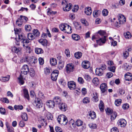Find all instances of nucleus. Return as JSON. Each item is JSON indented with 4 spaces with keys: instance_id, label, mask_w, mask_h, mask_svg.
Listing matches in <instances>:
<instances>
[{
    "instance_id": "f257e3e1",
    "label": "nucleus",
    "mask_w": 132,
    "mask_h": 132,
    "mask_svg": "<svg viewBox=\"0 0 132 132\" xmlns=\"http://www.w3.org/2000/svg\"><path fill=\"white\" fill-rule=\"evenodd\" d=\"M105 32L102 30L99 31L98 32V34L95 36H94L92 37V40H93L95 39L99 38L98 40H96V41L97 43L100 45H102L106 41V37L105 36L100 37L99 36V35L101 36L104 35L105 34Z\"/></svg>"
},
{
    "instance_id": "f03ea898",
    "label": "nucleus",
    "mask_w": 132,
    "mask_h": 132,
    "mask_svg": "<svg viewBox=\"0 0 132 132\" xmlns=\"http://www.w3.org/2000/svg\"><path fill=\"white\" fill-rule=\"evenodd\" d=\"M29 68L27 65H24L23 66L21 69V74L20 75L19 77L18 78L19 82L21 85H23L24 83L22 74L26 75L29 72Z\"/></svg>"
},
{
    "instance_id": "7ed1b4c3",
    "label": "nucleus",
    "mask_w": 132,
    "mask_h": 132,
    "mask_svg": "<svg viewBox=\"0 0 132 132\" xmlns=\"http://www.w3.org/2000/svg\"><path fill=\"white\" fill-rule=\"evenodd\" d=\"M24 35H22V38L18 39V42L20 41L22 43H23V46L24 48L26 49L27 50V51L29 53H30V47L27 45V44L29 43V41L27 39H26L24 37Z\"/></svg>"
},
{
    "instance_id": "20e7f679",
    "label": "nucleus",
    "mask_w": 132,
    "mask_h": 132,
    "mask_svg": "<svg viewBox=\"0 0 132 132\" xmlns=\"http://www.w3.org/2000/svg\"><path fill=\"white\" fill-rule=\"evenodd\" d=\"M57 120L60 124L65 125L68 122L66 117L64 115H61L58 116Z\"/></svg>"
},
{
    "instance_id": "39448f33",
    "label": "nucleus",
    "mask_w": 132,
    "mask_h": 132,
    "mask_svg": "<svg viewBox=\"0 0 132 132\" xmlns=\"http://www.w3.org/2000/svg\"><path fill=\"white\" fill-rule=\"evenodd\" d=\"M62 4L63 6V9L64 11L68 12L71 9L72 5L68 3L66 0H63Z\"/></svg>"
},
{
    "instance_id": "423d86ee",
    "label": "nucleus",
    "mask_w": 132,
    "mask_h": 132,
    "mask_svg": "<svg viewBox=\"0 0 132 132\" xmlns=\"http://www.w3.org/2000/svg\"><path fill=\"white\" fill-rule=\"evenodd\" d=\"M28 20V18L22 15H20L16 21V24L19 27L21 26L23 22H26Z\"/></svg>"
},
{
    "instance_id": "0eeeda50",
    "label": "nucleus",
    "mask_w": 132,
    "mask_h": 132,
    "mask_svg": "<svg viewBox=\"0 0 132 132\" xmlns=\"http://www.w3.org/2000/svg\"><path fill=\"white\" fill-rule=\"evenodd\" d=\"M14 30L16 36V39L17 41L18 39L22 38V35L24 34L21 33V30L20 28H15Z\"/></svg>"
},
{
    "instance_id": "6e6552de",
    "label": "nucleus",
    "mask_w": 132,
    "mask_h": 132,
    "mask_svg": "<svg viewBox=\"0 0 132 132\" xmlns=\"http://www.w3.org/2000/svg\"><path fill=\"white\" fill-rule=\"evenodd\" d=\"M34 104L37 108L39 109L42 107L43 104L39 98H36Z\"/></svg>"
},
{
    "instance_id": "1a4fd4ad",
    "label": "nucleus",
    "mask_w": 132,
    "mask_h": 132,
    "mask_svg": "<svg viewBox=\"0 0 132 132\" xmlns=\"http://www.w3.org/2000/svg\"><path fill=\"white\" fill-rule=\"evenodd\" d=\"M74 65L72 63L68 64L66 66V71L67 73H69L70 72H72L74 69Z\"/></svg>"
},
{
    "instance_id": "9d476101",
    "label": "nucleus",
    "mask_w": 132,
    "mask_h": 132,
    "mask_svg": "<svg viewBox=\"0 0 132 132\" xmlns=\"http://www.w3.org/2000/svg\"><path fill=\"white\" fill-rule=\"evenodd\" d=\"M33 56H27L25 57H23L22 59V62H27L29 63H31L32 62L33 57Z\"/></svg>"
},
{
    "instance_id": "9b49d317",
    "label": "nucleus",
    "mask_w": 132,
    "mask_h": 132,
    "mask_svg": "<svg viewBox=\"0 0 132 132\" xmlns=\"http://www.w3.org/2000/svg\"><path fill=\"white\" fill-rule=\"evenodd\" d=\"M118 20L120 24H122L126 22V18L123 15L119 14L118 15Z\"/></svg>"
},
{
    "instance_id": "f8f14e48",
    "label": "nucleus",
    "mask_w": 132,
    "mask_h": 132,
    "mask_svg": "<svg viewBox=\"0 0 132 132\" xmlns=\"http://www.w3.org/2000/svg\"><path fill=\"white\" fill-rule=\"evenodd\" d=\"M68 85L69 88L71 90H74L76 88V84L73 81H71L68 82Z\"/></svg>"
},
{
    "instance_id": "ddd939ff",
    "label": "nucleus",
    "mask_w": 132,
    "mask_h": 132,
    "mask_svg": "<svg viewBox=\"0 0 132 132\" xmlns=\"http://www.w3.org/2000/svg\"><path fill=\"white\" fill-rule=\"evenodd\" d=\"M119 125L121 127H124L126 125V121L124 119H119L118 121Z\"/></svg>"
},
{
    "instance_id": "4468645a",
    "label": "nucleus",
    "mask_w": 132,
    "mask_h": 132,
    "mask_svg": "<svg viewBox=\"0 0 132 132\" xmlns=\"http://www.w3.org/2000/svg\"><path fill=\"white\" fill-rule=\"evenodd\" d=\"M58 107L61 110L63 111H65L67 109V105L62 102L59 104Z\"/></svg>"
},
{
    "instance_id": "2eb2a0df",
    "label": "nucleus",
    "mask_w": 132,
    "mask_h": 132,
    "mask_svg": "<svg viewBox=\"0 0 132 132\" xmlns=\"http://www.w3.org/2000/svg\"><path fill=\"white\" fill-rule=\"evenodd\" d=\"M100 88L102 93L105 92L107 89V84L105 83L102 84L100 85Z\"/></svg>"
},
{
    "instance_id": "dca6fc26",
    "label": "nucleus",
    "mask_w": 132,
    "mask_h": 132,
    "mask_svg": "<svg viewBox=\"0 0 132 132\" xmlns=\"http://www.w3.org/2000/svg\"><path fill=\"white\" fill-rule=\"evenodd\" d=\"M53 100L55 104H58L59 105L61 103V99L59 96L54 97Z\"/></svg>"
},
{
    "instance_id": "f3484780",
    "label": "nucleus",
    "mask_w": 132,
    "mask_h": 132,
    "mask_svg": "<svg viewBox=\"0 0 132 132\" xmlns=\"http://www.w3.org/2000/svg\"><path fill=\"white\" fill-rule=\"evenodd\" d=\"M125 77L126 80L130 81L132 80V74L129 72L127 73L125 75Z\"/></svg>"
},
{
    "instance_id": "a211bd4d",
    "label": "nucleus",
    "mask_w": 132,
    "mask_h": 132,
    "mask_svg": "<svg viewBox=\"0 0 132 132\" xmlns=\"http://www.w3.org/2000/svg\"><path fill=\"white\" fill-rule=\"evenodd\" d=\"M82 66L85 69H88L90 67V64L88 61H85L82 63Z\"/></svg>"
},
{
    "instance_id": "6ab92c4d",
    "label": "nucleus",
    "mask_w": 132,
    "mask_h": 132,
    "mask_svg": "<svg viewBox=\"0 0 132 132\" xmlns=\"http://www.w3.org/2000/svg\"><path fill=\"white\" fill-rule=\"evenodd\" d=\"M66 27L64 30V32L67 33V34H70L72 32V29L70 26L67 24Z\"/></svg>"
},
{
    "instance_id": "aec40b11",
    "label": "nucleus",
    "mask_w": 132,
    "mask_h": 132,
    "mask_svg": "<svg viewBox=\"0 0 132 132\" xmlns=\"http://www.w3.org/2000/svg\"><path fill=\"white\" fill-rule=\"evenodd\" d=\"M46 104L49 108H53L55 106V104L53 100H50L46 102Z\"/></svg>"
},
{
    "instance_id": "412c9836",
    "label": "nucleus",
    "mask_w": 132,
    "mask_h": 132,
    "mask_svg": "<svg viewBox=\"0 0 132 132\" xmlns=\"http://www.w3.org/2000/svg\"><path fill=\"white\" fill-rule=\"evenodd\" d=\"M92 12V11L90 7H86L85 9V13L88 15H90Z\"/></svg>"
},
{
    "instance_id": "4be33fe9",
    "label": "nucleus",
    "mask_w": 132,
    "mask_h": 132,
    "mask_svg": "<svg viewBox=\"0 0 132 132\" xmlns=\"http://www.w3.org/2000/svg\"><path fill=\"white\" fill-rule=\"evenodd\" d=\"M95 73L96 75L101 76L103 73V71L101 68H97L95 70Z\"/></svg>"
},
{
    "instance_id": "5701e85b",
    "label": "nucleus",
    "mask_w": 132,
    "mask_h": 132,
    "mask_svg": "<svg viewBox=\"0 0 132 132\" xmlns=\"http://www.w3.org/2000/svg\"><path fill=\"white\" fill-rule=\"evenodd\" d=\"M88 115L91 117L92 119H94L96 118V113L93 111H90L89 112Z\"/></svg>"
},
{
    "instance_id": "b1692460",
    "label": "nucleus",
    "mask_w": 132,
    "mask_h": 132,
    "mask_svg": "<svg viewBox=\"0 0 132 132\" xmlns=\"http://www.w3.org/2000/svg\"><path fill=\"white\" fill-rule=\"evenodd\" d=\"M21 50V48L20 47L17 48L15 46H13L12 48V51L16 53L20 52Z\"/></svg>"
},
{
    "instance_id": "393cba45",
    "label": "nucleus",
    "mask_w": 132,
    "mask_h": 132,
    "mask_svg": "<svg viewBox=\"0 0 132 132\" xmlns=\"http://www.w3.org/2000/svg\"><path fill=\"white\" fill-rule=\"evenodd\" d=\"M92 100L94 102H97L98 101L97 93L95 92L93 93V94Z\"/></svg>"
},
{
    "instance_id": "a878e982",
    "label": "nucleus",
    "mask_w": 132,
    "mask_h": 132,
    "mask_svg": "<svg viewBox=\"0 0 132 132\" xmlns=\"http://www.w3.org/2000/svg\"><path fill=\"white\" fill-rule=\"evenodd\" d=\"M32 34L36 37H38L39 36L40 32L37 29H34L32 31Z\"/></svg>"
},
{
    "instance_id": "bb28decb",
    "label": "nucleus",
    "mask_w": 132,
    "mask_h": 132,
    "mask_svg": "<svg viewBox=\"0 0 132 132\" xmlns=\"http://www.w3.org/2000/svg\"><path fill=\"white\" fill-rule=\"evenodd\" d=\"M27 37L28 39L30 40H32L35 39V36L32 33L28 34Z\"/></svg>"
},
{
    "instance_id": "cd10ccee",
    "label": "nucleus",
    "mask_w": 132,
    "mask_h": 132,
    "mask_svg": "<svg viewBox=\"0 0 132 132\" xmlns=\"http://www.w3.org/2000/svg\"><path fill=\"white\" fill-rule=\"evenodd\" d=\"M50 62L51 65L53 66L56 65L57 63L56 60L53 58L50 59Z\"/></svg>"
},
{
    "instance_id": "c85d7f7f",
    "label": "nucleus",
    "mask_w": 132,
    "mask_h": 132,
    "mask_svg": "<svg viewBox=\"0 0 132 132\" xmlns=\"http://www.w3.org/2000/svg\"><path fill=\"white\" fill-rule=\"evenodd\" d=\"M92 82L95 86H97L99 84V81L97 78H94L92 80Z\"/></svg>"
},
{
    "instance_id": "c756f323",
    "label": "nucleus",
    "mask_w": 132,
    "mask_h": 132,
    "mask_svg": "<svg viewBox=\"0 0 132 132\" xmlns=\"http://www.w3.org/2000/svg\"><path fill=\"white\" fill-rule=\"evenodd\" d=\"M100 11L98 10L94 11L93 12V15L94 17H97L99 16L100 14Z\"/></svg>"
},
{
    "instance_id": "7c9ffc66",
    "label": "nucleus",
    "mask_w": 132,
    "mask_h": 132,
    "mask_svg": "<svg viewBox=\"0 0 132 132\" xmlns=\"http://www.w3.org/2000/svg\"><path fill=\"white\" fill-rule=\"evenodd\" d=\"M23 93L24 97L28 100H29V96L28 90L26 89H23Z\"/></svg>"
},
{
    "instance_id": "2f4dec72",
    "label": "nucleus",
    "mask_w": 132,
    "mask_h": 132,
    "mask_svg": "<svg viewBox=\"0 0 132 132\" xmlns=\"http://www.w3.org/2000/svg\"><path fill=\"white\" fill-rule=\"evenodd\" d=\"M125 69L127 71H129L131 68V66L127 63H125L124 64Z\"/></svg>"
},
{
    "instance_id": "473e14b6",
    "label": "nucleus",
    "mask_w": 132,
    "mask_h": 132,
    "mask_svg": "<svg viewBox=\"0 0 132 132\" xmlns=\"http://www.w3.org/2000/svg\"><path fill=\"white\" fill-rule=\"evenodd\" d=\"M35 51L36 53L38 54H40L43 52V51L41 48H37L35 49Z\"/></svg>"
},
{
    "instance_id": "72a5a7b5",
    "label": "nucleus",
    "mask_w": 132,
    "mask_h": 132,
    "mask_svg": "<svg viewBox=\"0 0 132 132\" xmlns=\"http://www.w3.org/2000/svg\"><path fill=\"white\" fill-rule=\"evenodd\" d=\"M82 55V53L80 52H78L76 53L75 54V58L77 59L80 58Z\"/></svg>"
},
{
    "instance_id": "f704fd0d",
    "label": "nucleus",
    "mask_w": 132,
    "mask_h": 132,
    "mask_svg": "<svg viewBox=\"0 0 132 132\" xmlns=\"http://www.w3.org/2000/svg\"><path fill=\"white\" fill-rule=\"evenodd\" d=\"M39 42L44 45H47V40L45 39H41L39 40Z\"/></svg>"
},
{
    "instance_id": "c9c22d12",
    "label": "nucleus",
    "mask_w": 132,
    "mask_h": 132,
    "mask_svg": "<svg viewBox=\"0 0 132 132\" xmlns=\"http://www.w3.org/2000/svg\"><path fill=\"white\" fill-rule=\"evenodd\" d=\"M122 102V100L120 99L116 100L115 101V104L116 106H119Z\"/></svg>"
},
{
    "instance_id": "e433bc0d",
    "label": "nucleus",
    "mask_w": 132,
    "mask_h": 132,
    "mask_svg": "<svg viewBox=\"0 0 132 132\" xmlns=\"http://www.w3.org/2000/svg\"><path fill=\"white\" fill-rule=\"evenodd\" d=\"M72 38L75 40H78L80 39V36L78 35L74 34L72 36Z\"/></svg>"
},
{
    "instance_id": "4c0bfd02",
    "label": "nucleus",
    "mask_w": 132,
    "mask_h": 132,
    "mask_svg": "<svg viewBox=\"0 0 132 132\" xmlns=\"http://www.w3.org/2000/svg\"><path fill=\"white\" fill-rule=\"evenodd\" d=\"M74 24L76 29H80L81 25L79 23L77 22H74Z\"/></svg>"
},
{
    "instance_id": "58836bf2",
    "label": "nucleus",
    "mask_w": 132,
    "mask_h": 132,
    "mask_svg": "<svg viewBox=\"0 0 132 132\" xmlns=\"http://www.w3.org/2000/svg\"><path fill=\"white\" fill-rule=\"evenodd\" d=\"M10 77V76L9 75H8L6 77H2L1 78V80L3 82L8 81L9 80Z\"/></svg>"
},
{
    "instance_id": "ea45409f",
    "label": "nucleus",
    "mask_w": 132,
    "mask_h": 132,
    "mask_svg": "<svg viewBox=\"0 0 132 132\" xmlns=\"http://www.w3.org/2000/svg\"><path fill=\"white\" fill-rule=\"evenodd\" d=\"M83 122L80 120H77L76 121V124L77 126H82L83 124Z\"/></svg>"
},
{
    "instance_id": "a19ab883",
    "label": "nucleus",
    "mask_w": 132,
    "mask_h": 132,
    "mask_svg": "<svg viewBox=\"0 0 132 132\" xmlns=\"http://www.w3.org/2000/svg\"><path fill=\"white\" fill-rule=\"evenodd\" d=\"M117 113L116 112H113L111 113V119L112 120H114L115 119L117 116Z\"/></svg>"
},
{
    "instance_id": "79ce46f5",
    "label": "nucleus",
    "mask_w": 132,
    "mask_h": 132,
    "mask_svg": "<svg viewBox=\"0 0 132 132\" xmlns=\"http://www.w3.org/2000/svg\"><path fill=\"white\" fill-rule=\"evenodd\" d=\"M23 120L26 121L28 120V117L27 114L25 113L22 114L21 116Z\"/></svg>"
},
{
    "instance_id": "37998d69",
    "label": "nucleus",
    "mask_w": 132,
    "mask_h": 132,
    "mask_svg": "<svg viewBox=\"0 0 132 132\" xmlns=\"http://www.w3.org/2000/svg\"><path fill=\"white\" fill-rule=\"evenodd\" d=\"M124 35L125 38L128 39L131 38V36L130 33L129 32H127L125 33Z\"/></svg>"
},
{
    "instance_id": "c03bdc74",
    "label": "nucleus",
    "mask_w": 132,
    "mask_h": 132,
    "mask_svg": "<svg viewBox=\"0 0 132 132\" xmlns=\"http://www.w3.org/2000/svg\"><path fill=\"white\" fill-rule=\"evenodd\" d=\"M66 24H67L62 23L60 24L59 25V28L63 32L64 30L65 27H66V26L65 25Z\"/></svg>"
},
{
    "instance_id": "a18cd8bd",
    "label": "nucleus",
    "mask_w": 132,
    "mask_h": 132,
    "mask_svg": "<svg viewBox=\"0 0 132 132\" xmlns=\"http://www.w3.org/2000/svg\"><path fill=\"white\" fill-rule=\"evenodd\" d=\"M89 127L92 129H96L97 127V125L95 123H90L89 124Z\"/></svg>"
},
{
    "instance_id": "49530a36",
    "label": "nucleus",
    "mask_w": 132,
    "mask_h": 132,
    "mask_svg": "<svg viewBox=\"0 0 132 132\" xmlns=\"http://www.w3.org/2000/svg\"><path fill=\"white\" fill-rule=\"evenodd\" d=\"M25 29L26 31H29L31 30V27L30 25L26 24L25 26Z\"/></svg>"
},
{
    "instance_id": "de8ad7c7",
    "label": "nucleus",
    "mask_w": 132,
    "mask_h": 132,
    "mask_svg": "<svg viewBox=\"0 0 132 132\" xmlns=\"http://www.w3.org/2000/svg\"><path fill=\"white\" fill-rule=\"evenodd\" d=\"M47 13L48 15L55 14L56 13V12H54L52 11L50 8H48L47 9Z\"/></svg>"
},
{
    "instance_id": "09e8293b",
    "label": "nucleus",
    "mask_w": 132,
    "mask_h": 132,
    "mask_svg": "<svg viewBox=\"0 0 132 132\" xmlns=\"http://www.w3.org/2000/svg\"><path fill=\"white\" fill-rule=\"evenodd\" d=\"M84 78L87 81H90L91 80L90 76L87 74H85L84 76Z\"/></svg>"
},
{
    "instance_id": "8fccbe9b",
    "label": "nucleus",
    "mask_w": 132,
    "mask_h": 132,
    "mask_svg": "<svg viewBox=\"0 0 132 132\" xmlns=\"http://www.w3.org/2000/svg\"><path fill=\"white\" fill-rule=\"evenodd\" d=\"M23 107L22 105H15L14 106V109L15 110L20 109L21 110L23 109Z\"/></svg>"
},
{
    "instance_id": "3c124183",
    "label": "nucleus",
    "mask_w": 132,
    "mask_h": 132,
    "mask_svg": "<svg viewBox=\"0 0 132 132\" xmlns=\"http://www.w3.org/2000/svg\"><path fill=\"white\" fill-rule=\"evenodd\" d=\"M59 74V71L57 70H54L52 73L51 76H58Z\"/></svg>"
},
{
    "instance_id": "603ef678",
    "label": "nucleus",
    "mask_w": 132,
    "mask_h": 132,
    "mask_svg": "<svg viewBox=\"0 0 132 132\" xmlns=\"http://www.w3.org/2000/svg\"><path fill=\"white\" fill-rule=\"evenodd\" d=\"M90 100L89 98L86 97L84 98L83 100V103H84L87 104L90 102Z\"/></svg>"
},
{
    "instance_id": "864d4df0",
    "label": "nucleus",
    "mask_w": 132,
    "mask_h": 132,
    "mask_svg": "<svg viewBox=\"0 0 132 132\" xmlns=\"http://www.w3.org/2000/svg\"><path fill=\"white\" fill-rule=\"evenodd\" d=\"M7 123H6L7 128L9 132H14L13 128L12 127H9L7 125Z\"/></svg>"
},
{
    "instance_id": "5fc2aeb1",
    "label": "nucleus",
    "mask_w": 132,
    "mask_h": 132,
    "mask_svg": "<svg viewBox=\"0 0 132 132\" xmlns=\"http://www.w3.org/2000/svg\"><path fill=\"white\" fill-rule=\"evenodd\" d=\"M52 71V70L50 69L46 68L45 69L44 72L47 75L49 74L50 72Z\"/></svg>"
},
{
    "instance_id": "6e6d98bb",
    "label": "nucleus",
    "mask_w": 132,
    "mask_h": 132,
    "mask_svg": "<svg viewBox=\"0 0 132 132\" xmlns=\"http://www.w3.org/2000/svg\"><path fill=\"white\" fill-rule=\"evenodd\" d=\"M0 100L3 102H4L7 103H9L8 100L6 98L3 97L1 98L0 99Z\"/></svg>"
},
{
    "instance_id": "4d7b16f0",
    "label": "nucleus",
    "mask_w": 132,
    "mask_h": 132,
    "mask_svg": "<svg viewBox=\"0 0 132 132\" xmlns=\"http://www.w3.org/2000/svg\"><path fill=\"white\" fill-rule=\"evenodd\" d=\"M29 72H30V76L32 77H34L35 75V72L34 69L32 68H31Z\"/></svg>"
},
{
    "instance_id": "13d9d810",
    "label": "nucleus",
    "mask_w": 132,
    "mask_h": 132,
    "mask_svg": "<svg viewBox=\"0 0 132 132\" xmlns=\"http://www.w3.org/2000/svg\"><path fill=\"white\" fill-rule=\"evenodd\" d=\"M106 112L108 114H111L113 112V110L109 108H107L105 110Z\"/></svg>"
},
{
    "instance_id": "bf43d9fd",
    "label": "nucleus",
    "mask_w": 132,
    "mask_h": 132,
    "mask_svg": "<svg viewBox=\"0 0 132 132\" xmlns=\"http://www.w3.org/2000/svg\"><path fill=\"white\" fill-rule=\"evenodd\" d=\"M59 83L61 85L64 86H65L66 84L65 80L63 79H61L59 81Z\"/></svg>"
},
{
    "instance_id": "052dcab7",
    "label": "nucleus",
    "mask_w": 132,
    "mask_h": 132,
    "mask_svg": "<svg viewBox=\"0 0 132 132\" xmlns=\"http://www.w3.org/2000/svg\"><path fill=\"white\" fill-rule=\"evenodd\" d=\"M102 13L104 16H106L108 15V11L107 9H104L102 11Z\"/></svg>"
},
{
    "instance_id": "680f3d73",
    "label": "nucleus",
    "mask_w": 132,
    "mask_h": 132,
    "mask_svg": "<svg viewBox=\"0 0 132 132\" xmlns=\"http://www.w3.org/2000/svg\"><path fill=\"white\" fill-rule=\"evenodd\" d=\"M78 82L80 84H82L84 82L83 79L81 77H79L78 79Z\"/></svg>"
},
{
    "instance_id": "e2e57ef3",
    "label": "nucleus",
    "mask_w": 132,
    "mask_h": 132,
    "mask_svg": "<svg viewBox=\"0 0 132 132\" xmlns=\"http://www.w3.org/2000/svg\"><path fill=\"white\" fill-rule=\"evenodd\" d=\"M64 67V64L63 63L59 62L58 63V67L60 69H62Z\"/></svg>"
},
{
    "instance_id": "0e129e2a",
    "label": "nucleus",
    "mask_w": 132,
    "mask_h": 132,
    "mask_svg": "<svg viewBox=\"0 0 132 132\" xmlns=\"http://www.w3.org/2000/svg\"><path fill=\"white\" fill-rule=\"evenodd\" d=\"M115 67L114 66L110 67H108L109 70L112 72H115Z\"/></svg>"
},
{
    "instance_id": "69168bd1",
    "label": "nucleus",
    "mask_w": 132,
    "mask_h": 132,
    "mask_svg": "<svg viewBox=\"0 0 132 132\" xmlns=\"http://www.w3.org/2000/svg\"><path fill=\"white\" fill-rule=\"evenodd\" d=\"M123 56L126 59L127 57L129 56V53L128 51H126L124 52L123 53Z\"/></svg>"
},
{
    "instance_id": "338daca9",
    "label": "nucleus",
    "mask_w": 132,
    "mask_h": 132,
    "mask_svg": "<svg viewBox=\"0 0 132 132\" xmlns=\"http://www.w3.org/2000/svg\"><path fill=\"white\" fill-rule=\"evenodd\" d=\"M129 105L128 104L126 103L123 105L122 108L126 110L127 109L129 108Z\"/></svg>"
},
{
    "instance_id": "774afa93",
    "label": "nucleus",
    "mask_w": 132,
    "mask_h": 132,
    "mask_svg": "<svg viewBox=\"0 0 132 132\" xmlns=\"http://www.w3.org/2000/svg\"><path fill=\"white\" fill-rule=\"evenodd\" d=\"M55 130L56 132H62V129L60 127L58 126L55 127Z\"/></svg>"
}]
</instances>
